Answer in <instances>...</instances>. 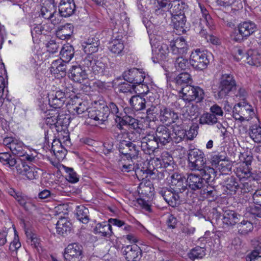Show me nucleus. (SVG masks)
Returning a JSON list of instances; mask_svg holds the SVG:
<instances>
[{
    "label": "nucleus",
    "instance_id": "57",
    "mask_svg": "<svg viewBox=\"0 0 261 261\" xmlns=\"http://www.w3.org/2000/svg\"><path fill=\"white\" fill-rule=\"evenodd\" d=\"M22 174L29 180H33L38 178V168L35 166H28L27 169Z\"/></svg>",
    "mask_w": 261,
    "mask_h": 261
},
{
    "label": "nucleus",
    "instance_id": "3",
    "mask_svg": "<svg viewBox=\"0 0 261 261\" xmlns=\"http://www.w3.org/2000/svg\"><path fill=\"white\" fill-rule=\"evenodd\" d=\"M189 166L192 171L202 169L205 166L206 159L203 152L197 148L190 149L188 153Z\"/></svg>",
    "mask_w": 261,
    "mask_h": 261
},
{
    "label": "nucleus",
    "instance_id": "43",
    "mask_svg": "<svg viewBox=\"0 0 261 261\" xmlns=\"http://www.w3.org/2000/svg\"><path fill=\"white\" fill-rule=\"evenodd\" d=\"M206 249L203 247L196 246L194 248L190 250L188 253V257L192 260L196 259H201L205 256Z\"/></svg>",
    "mask_w": 261,
    "mask_h": 261
},
{
    "label": "nucleus",
    "instance_id": "9",
    "mask_svg": "<svg viewBox=\"0 0 261 261\" xmlns=\"http://www.w3.org/2000/svg\"><path fill=\"white\" fill-rule=\"evenodd\" d=\"M142 150L146 154H152L160 147V143L153 133H148L141 141Z\"/></svg>",
    "mask_w": 261,
    "mask_h": 261
},
{
    "label": "nucleus",
    "instance_id": "62",
    "mask_svg": "<svg viewBox=\"0 0 261 261\" xmlns=\"http://www.w3.org/2000/svg\"><path fill=\"white\" fill-rule=\"evenodd\" d=\"M122 18H124V20L126 19V16L125 14L121 15L117 14L114 15L113 18H111V27H114L116 29L117 27L123 24L124 20H122Z\"/></svg>",
    "mask_w": 261,
    "mask_h": 261
},
{
    "label": "nucleus",
    "instance_id": "12",
    "mask_svg": "<svg viewBox=\"0 0 261 261\" xmlns=\"http://www.w3.org/2000/svg\"><path fill=\"white\" fill-rule=\"evenodd\" d=\"M122 77L125 81L133 85L143 82L148 77L145 76L144 72L136 68H131L123 72Z\"/></svg>",
    "mask_w": 261,
    "mask_h": 261
},
{
    "label": "nucleus",
    "instance_id": "30",
    "mask_svg": "<svg viewBox=\"0 0 261 261\" xmlns=\"http://www.w3.org/2000/svg\"><path fill=\"white\" fill-rule=\"evenodd\" d=\"M129 103L133 110L137 112L145 110L149 102H147L144 96L136 95L129 99Z\"/></svg>",
    "mask_w": 261,
    "mask_h": 261
},
{
    "label": "nucleus",
    "instance_id": "7",
    "mask_svg": "<svg viewBox=\"0 0 261 261\" xmlns=\"http://www.w3.org/2000/svg\"><path fill=\"white\" fill-rule=\"evenodd\" d=\"M159 194L163 197L165 201L173 207L178 206L181 201L182 193L175 191L171 188L163 187L159 191Z\"/></svg>",
    "mask_w": 261,
    "mask_h": 261
},
{
    "label": "nucleus",
    "instance_id": "10",
    "mask_svg": "<svg viewBox=\"0 0 261 261\" xmlns=\"http://www.w3.org/2000/svg\"><path fill=\"white\" fill-rule=\"evenodd\" d=\"M254 114L251 106L248 104L242 105L238 103L232 110V116L236 120L243 122L249 120L250 117Z\"/></svg>",
    "mask_w": 261,
    "mask_h": 261
},
{
    "label": "nucleus",
    "instance_id": "40",
    "mask_svg": "<svg viewBox=\"0 0 261 261\" xmlns=\"http://www.w3.org/2000/svg\"><path fill=\"white\" fill-rule=\"evenodd\" d=\"M187 5L183 2L178 0L174 1L171 3L170 9L172 16L185 15V9Z\"/></svg>",
    "mask_w": 261,
    "mask_h": 261
},
{
    "label": "nucleus",
    "instance_id": "42",
    "mask_svg": "<svg viewBox=\"0 0 261 261\" xmlns=\"http://www.w3.org/2000/svg\"><path fill=\"white\" fill-rule=\"evenodd\" d=\"M12 153L18 156H22L26 153V147L20 141L16 139L10 149Z\"/></svg>",
    "mask_w": 261,
    "mask_h": 261
},
{
    "label": "nucleus",
    "instance_id": "11",
    "mask_svg": "<svg viewBox=\"0 0 261 261\" xmlns=\"http://www.w3.org/2000/svg\"><path fill=\"white\" fill-rule=\"evenodd\" d=\"M70 88L73 89L72 87H66L64 92L62 90H58L55 94L49 95L48 102L50 107L54 109V110L61 108L66 101V97L68 91H70Z\"/></svg>",
    "mask_w": 261,
    "mask_h": 261
},
{
    "label": "nucleus",
    "instance_id": "59",
    "mask_svg": "<svg viewBox=\"0 0 261 261\" xmlns=\"http://www.w3.org/2000/svg\"><path fill=\"white\" fill-rule=\"evenodd\" d=\"M148 172L150 173V175L155 176L152 177V179L162 180L165 177L168 178V177L169 176V173L165 169H161V171H158L157 169H154L152 170H148Z\"/></svg>",
    "mask_w": 261,
    "mask_h": 261
},
{
    "label": "nucleus",
    "instance_id": "47",
    "mask_svg": "<svg viewBox=\"0 0 261 261\" xmlns=\"http://www.w3.org/2000/svg\"><path fill=\"white\" fill-rule=\"evenodd\" d=\"M218 120L219 118L214 116L210 112H205L200 116L199 123L203 125H214L218 122Z\"/></svg>",
    "mask_w": 261,
    "mask_h": 261
},
{
    "label": "nucleus",
    "instance_id": "20",
    "mask_svg": "<svg viewBox=\"0 0 261 261\" xmlns=\"http://www.w3.org/2000/svg\"><path fill=\"white\" fill-rule=\"evenodd\" d=\"M122 249L125 258L127 261H139L142 257V250L136 244L127 245Z\"/></svg>",
    "mask_w": 261,
    "mask_h": 261
},
{
    "label": "nucleus",
    "instance_id": "1",
    "mask_svg": "<svg viewBox=\"0 0 261 261\" xmlns=\"http://www.w3.org/2000/svg\"><path fill=\"white\" fill-rule=\"evenodd\" d=\"M237 88V82L234 76L231 74H222L219 79L217 93L216 95L218 99L226 98L233 93Z\"/></svg>",
    "mask_w": 261,
    "mask_h": 261
},
{
    "label": "nucleus",
    "instance_id": "33",
    "mask_svg": "<svg viewBox=\"0 0 261 261\" xmlns=\"http://www.w3.org/2000/svg\"><path fill=\"white\" fill-rule=\"evenodd\" d=\"M90 70L98 77L110 75L108 67L100 60H97L96 61L95 64Z\"/></svg>",
    "mask_w": 261,
    "mask_h": 261
},
{
    "label": "nucleus",
    "instance_id": "23",
    "mask_svg": "<svg viewBox=\"0 0 261 261\" xmlns=\"http://www.w3.org/2000/svg\"><path fill=\"white\" fill-rule=\"evenodd\" d=\"M171 24L173 28L176 30V33L179 35L186 33L189 29V24L187 22L185 15H176L172 16Z\"/></svg>",
    "mask_w": 261,
    "mask_h": 261
},
{
    "label": "nucleus",
    "instance_id": "45",
    "mask_svg": "<svg viewBox=\"0 0 261 261\" xmlns=\"http://www.w3.org/2000/svg\"><path fill=\"white\" fill-rule=\"evenodd\" d=\"M239 233L243 235L247 234L253 229V224L249 221L243 220L237 225Z\"/></svg>",
    "mask_w": 261,
    "mask_h": 261
},
{
    "label": "nucleus",
    "instance_id": "18",
    "mask_svg": "<svg viewBox=\"0 0 261 261\" xmlns=\"http://www.w3.org/2000/svg\"><path fill=\"white\" fill-rule=\"evenodd\" d=\"M161 145H166L172 141L170 129L165 125H159L153 133Z\"/></svg>",
    "mask_w": 261,
    "mask_h": 261
},
{
    "label": "nucleus",
    "instance_id": "55",
    "mask_svg": "<svg viewBox=\"0 0 261 261\" xmlns=\"http://www.w3.org/2000/svg\"><path fill=\"white\" fill-rule=\"evenodd\" d=\"M105 106L107 108L109 116L112 115L114 118H116L122 113L119 110L118 105L113 101L105 102Z\"/></svg>",
    "mask_w": 261,
    "mask_h": 261
},
{
    "label": "nucleus",
    "instance_id": "37",
    "mask_svg": "<svg viewBox=\"0 0 261 261\" xmlns=\"http://www.w3.org/2000/svg\"><path fill=\"white\" fill-rule=\"evenodd\" d=\"M67 63L59 59L54 60L51 65V71L54 73H61V76H65L67 73Z\"/></svg>",
    "mask_w": 261,
    "mask_h": 261
},
{
    "label": "nucleus",
    "instance_id": "50",
    "mask_svg": "<svg viewBox=\"0 0 261 261\" xmlns=\"http://www.w3.org/2000/svg\"><path fill=\"white\" fill-rule=\"evenodd\" d=\"M156 160L160 161L161 166L163 168L171 166L174 164L172 156L167 151L163 152L161 158H156Z\"/></svg>",
    "mask_w": 261,
    "mask_h": 261
},
{
    "label": "nucleus",
    "instance_id": "60",
    "mask_svg": "<svg viewBox=\"0 0 261 261\" xmlns=\"http://www.w3.org/2000/svg\"><path fill=\"white\" fill-rule=\"evenodd\" d=\"M204 90L199 86H195L191 101H196V102H200L204 99Z\"/></svg>",
    "mask_w": 261,
    "mask_h": 261
},
{
    "label": "nucleus",
    "instance_id": "51",
    "mask_svg": "<svg viewBox=\"0 0 261 261\" xmlns=\"http://www.w3.org/2000/svg\"><path fill=\"white\" fill-rule=\"evenodd\" d=\"M194 86H191L190 84L181 88L179 90V93L181 94L183 100L185 101L191 102V99L193 97V93L194 89Z\"/></svg>",
    "mask_w": 261,
    "mask_h": 261
},
{
    "label": "nucleus",
    "instance_id": "53",
    "mask_svg": "<svg viewBox=\"0 0 261 261\" xmlns=\"http://www.w3.org/2000/svg\"><path fill=\"white\" fill-rule=\"evenodd\" d=\"M134 85L130 84L128 82H121L118 83L116 87L119 93L133 94L134 91Z\"/></svg>",
    "mask_w": 261,
    "mask_h": 261
},
{
    "label": "nucleus",
    "instance_id": "35",
    "mask_svg": "<svg viewBox=\"0 0 261 261\" xmlns=\"http://www.w3.org/2000/svg\"><path fill=\"white\" fill-rule=\"evenodd\" d=\"M192 81V79L191 75L187 72L178 74L172 80L173 83L176 86H180L181 88L191 84Z\"/></svg>",
    "mask_w": 261,
    "mask_h": 261
},
{
    "label": "nucleus",
    "instance_id": "8",
    "mask_svg": "<svg viewBox=\"0 0 261 261\" xmlns=\"http://www.w3.org/2000/svg\"><path fill=\"white\" fill-rule=\"evenodd\" d=\"M151 44L152 48L153 62L158 63L166 60L169 52L168 45L162 41Z\"/></svg>",
    "mask_w": 261,
    "mask_h": 261
},
{
    "label": "nucleus",
    "instance_id": "31",
    "mask_svg": "<svg viewBox=\"0 0 261 261\" xmlns=\"http://www.w3.org/2000/svg\"><path fill=\"white\" fill-rule=\"evenodd\" d=\"M196 171H199V173L198 174L199 176H201V179L203 180L205 186L213 181L216 176V171L215 169L206 165H205L204 168H202V169H200Z\"/></svg>",
    "mask_w": 261,
    "mask_h": 261
},
{
    "label": "nucleus",
    "instance_id": "19",
    "mask_svg": "<svg viewBox=\"0 0 261 261\" xmlns=\"http://www.w3.org/2000/svg\"><path fill=\"white\" fill-rule=\"evenodd\" d=\"M186 182L187 183L188 191H196L205 187L201 176L198 173H187Z\"/></svg>",
    "mask_w": 261,
    "mask_h": 261
},
{
    "label": "nucleus",
    "instance_id": "26",
    "mask_svg": "<svg viewBox=\"0 0 261 261\" xmlns=\"http://www.w3.org/2000/svg\"><path fill=\"white\" fill-rule=\"evenodd\" d=\"M121 35H113L112 40L109 43V48L114 54L121 55L124 48V41Z\"/></svg>",
    "mask_w": 261,
    "mask_h": 261
},
{
    "label": "nucleus",
    "instance_id": "38",
    "mask_svg": "<svg viewBox=\"0 0 261 261\" xmlns=\"http://www.w3.org/2000/svg\"><path fill=\"white\" fill-rule=\"evenodd\" d=\"M60 59L65 62L68 63L74 55L73 47L69 44L64 45L60 50Z\"/></svg>",
    "mask_w": 261,
    "mask_h": 261
},
{
    "label": "nucleus",
    "instance_id": "36",
    "mask_svg": "<svg viewBox=\"0 0 261 261\" xmlns=\"http://www.w3.org/2000/svg\"><path fill=\"white\" fill-rule=\"evenodd\" d=\"M15 200L26 211H30L32 208H35L36 205L34 203L32 200L27 196L20 193L16 196Z\"/></svg>",
    "mask_w": 261,
    "mask_h": 261
},
{
    "label": "nucleus",
    "instance_id": "2",
    "mask_svg": "<svg viewBox=\"0 0 261 261\" xmlns=\"http://www.w3.org/2000/svg\"><path fill=\"white\" fill-rule=\"evenodd\" d=\"M257 29V25L251 20L242 22L234 30V40L241 42L255 32Z\"/></svg>",
    "mask_w": 261,
    "mask_h": 261
},
{
    "label": "nucleus",
    "instance_id": "41",
    "mask_svg": "<svg viewBox=\"0 0 261 261\" xmlns=\"http://www.w3.org/2000/svg\"><path fill=\"white\" fill-rule=\"evenodd\" d=\"M247 62L250 65L258 66L261 63V54L257 50H249L246 53Z\"/></svg>",
    "mask_w": 261,
    "mask_h": 261
},
{
    "label": "nucleus",
    "instance_id": "17",
    "mask_svg": "<svg viewBox=\"0 0 261 261\" xmlns=\"http://www.w3.org/2000/svg\"><path fill=\"white\" fill-rule=\"evenodd\" d=\"M171 182L170 187L175 191L183 193L187 190L186 178L183 174L175 172L170 176Z\"/></svg>",
    "mask_w": 261,
    "mask_h": 261
},
{
    "label": "nucleus",
    "instance_id": "49",
    "mask_svg": "<svg viewBox=\"0 0 261 261\" xmlns=\"http://www.w3.org/2000/svg\"><path fill=\"white\" fill-rule=\"evenodd\" d=\"M51 31V28L48 24H38L34 27L31 30L33 38L37 35H46Z\"/></svg>",
    "mask_w": 261,
    "mask_h": 261
},
{
    "label": "nucleus",
    "instance_id": "34",
    "mask_svg": "<svg viewBox=\"0 0 261 261\" xmlns=\"http://www.w3.org/2000/svg\"><path fill=\"white\" fill-rule=\"evenodd\" d=\"M94 233L102 237H110L113 233L112 226L107 222L98 223L94 228Z\"/></svg>",
    "mask_w": 261,
    "mask_h": 261
},
{
    "label": "nucleus",
    "instance_id": "13",
    "mask_svg": "<svg viewBox=\"0 0 261 261\" xmlns=\"http://www.w3.org/2000/svg\"><path fill=\"white\" fill-rule=\"evenodd\" d=\"M159 118L162 122H168L171 124L179 123V121L182 120L178 113L165 106L160 107Z\"/></svg>",
    "mask_w": 261,
    "mask_h": 261
},
{
    "label": "nucleus",
    "instance_id": "58",
    "mask_svg": "<svg viewBox=\"0 0 261 261\" xmlns=\"http://www.w3.org/2000/svg\"><path fill=\"white\" fill-rule=\"evenodd\" d=\"M189 62L188 59L184 58L182 56H178L174 61V66L177 70H186L189 67Z\"/></svg>",
    "mask_w": 261,
    "mask_h": 261
},
{
    "label": "nucleus",
    "instance_id": "39",
    "mask_svg": "<svg viewBox=\"0 0 261 261\" xmlns=\"http://www.w3.org/2000/svg\"><path fill=\"white\" fill-rule=\"evenodd\" d=\"M75 216L77 219L84 224H87L89 222V210L84 205L76 206Z\"/></svg>",
    "mask_w": 261,
    "mask_h": 261
},
{
    "label": "nucleus",
    "instance_id": "27",
    "mask_svg": "<svg viewBox=\"0 0 261 261\" xmlns=\"http://www.w3.org/2000/svg\"><path fill=\"white\" fill-rule=\"evenodd\" d=\"M173 134L172 142L178 143L181 142L186 137L187 130L185 128L183 121L172 125Z\"/></svg>",
    "mask_w": 261,
    "mask_h": 261
},
{
    "label": "nucleus",
    "instance_id": "29",
    "mask_svg": "<svg viewBox=\"0 0 261 261\" xmlns=\"http://www.w3.org/2000/svg\"><path fill=\"white\" fill-rule=\"evenodd\" d=\"M74 27L70 23L59 26L56 31L57 37L62 40H68L73 35Z\"/></svg>",
    "mask_w": 261,
    "mask_h": 261
},
{
    "label": "nucleus",
    "instance_id": "6",
    "mask_svg": "<svg viewBox=\"0 0 261 261\" xmlns=\"http://www.w3.org/2000/svg\"><path fill=\"white\" fill-rule=\"evenodd\" d=\"M118 149L121 154V159L130 161L138 157L139 147L132 142L122 140L119 143Z\"/></svg>",
    "mask_w": 261,
    "mask_h": 261
},
{
    "label": "nucleus",
    "instance_id": "16",
    "mask_svg": "<svg viewBox=\"0 0 261 261\" xmlns=\"http://www.w3.org/2000/svg\"><path fill=\"white\" fill-rule=\"evenodd\" d=\"M239 179L233 176H223L220 182L223 190V193L226 194H234L238 190Z\"/></svg>",
    "mask_w": 261,
    "mask_h": 261
},
{
    "label": "nucleus",
    "instance_id": "48",
    "mask_svg": "<svg viewBox=\"0 0 261 261\" xmlns=\"http://www.w3.org/2000/svg\"><path fill=\"white\" fill-rule=\"evenodd\" d=\"M73 115H76L79 117H83L88 116V109L86 102H80L77 106H73Z\"/></svg>",
    "mask_w": 261,
    "mask_h": 261
},
{
    "label": "nucleus",
    "instance_id": "4",
    "mask_svg": "<svg viewBox=\"0 0 261 261\" xmlns=\"http://www.w3.org/2000/svg\"><path fill=\"white\" fill-rule=\"evenodd\" d=\"M210 63L206 51L197 48L193 50L190 56L189 63L195 70H203L206 69Z\"/></svg>",
    "mask_w": 261,
    "mask_h": 261
},
{
    "label": "nucleus",
    "instance_id": "63",
    "mask_svg": "<svg viewBox=\"0 0 261 261\" xmlns=\"http://www.w3.org/2000/svg\"><path fill=\"white\" fill-rule=\"evenodd\" d=\"M220 172L222 173V178L223 176H227L226 174L231 171L232 165L231 164L228 162V161H226V160L221 163L220 165L217 167Z\"/></svg>",
    "mask_w": 261,
    "mask_h": 261
},
{
    "label": "nucleus",
    "instance_id": "21",
    "mask_svg": "<svg viewBox=\"0 0 261 261\" xmlns=\"http://www.w3.org/2000/svg\"><path fill=\"white\" fill-rule=\"evenodd\" d=\"M59 13L63 17H68L73 15L76 11V6L74 0H62L58 5Z\"/></svg>",
    "mask_w": 261,
    "mask_h": 261
},
{
    "label": "nucleus",
    "instance_id": "15",
    "mask_svg": "<svg viewBox=\"0 0 261 261\" xmlns=\"http://www.w3.org/2000/svg\"><path fill=\"white\" fill-rule=\"evenodd\" d=\"M48 116L45 120L47 125H49L50 127L54 126L57 128L56 130L59 131V126H65L68 122L66 120L65 122V117L64 115H60L58 110H49Z\"/></svg>",
    "mask_w": 261,
    "mask_h": 261
},
{
    "label": "nucleus",
    "instance_id": "28",
    "mask_svg": "<svg viewBox=\"0 0 261 261\" xmlns=\"http://www.w3.org/2000/svg\"><path fill=\"white\" fill-rule=\"evenodd\" d=\"M241 216L234 211L227 210L224 212L222 222L227 226H233L240 221Z\"/></svg>",
    "mask_w": 261,
    "mask_h": 261
},
{
    "label": "nucleus",
    "instance_id": "14",
    "mask_svg": "<svg viewBox=\"0 0 261 261\" xmlns=\"http://www.w3.org/2000/svg\"><path fill=\"white\" fill-rule=\"evenodd\" d=\"M82 246L78 243L69 244L65 249V261H80L82 254Z\"/></svg>",
    "mask_w": 261,
    "mask_h": 261
},
{
    "label": "nucleus",
    "instance_id": "46",
    "mask_svg": "<svg viewBox=\"0 0 261 261\" xmlns=\"http://www.w3.org/2000/svg\"><path fill=\"white\" fill-rule=\"evenodd\" d=\"M250 138L256 143H261V127L259 124L252 125L249 129Z\"/></svg>",
    "mask_w": 261,
    "mask_h": 261
},
{
    "label": "nucleus",
    "instance_id": "22",
    "mask_svg": "<svg viewBox=\"0 0 261 261\" xmlns=\"http://www.w3.org/2000/svg\"><path fill=\"white\" fill-rule=\"evenodd\" d=\"M170 46L173 55L183 56L187 52V44L185 39L182 37L170 41Z\"/></svg>",
    "mask_w": 261,
    "mask_h": 261
},
{
    "label": "nucleus",
    "instance_id": "52",
    "mask_svg": "<svg viewBox=\"0 0 261 261\" xmlns=\"http://www.w3.org/2000/svg\"><path fill=\"white\" fill-rule=\"evenodd\" d=\"M226 154L224 152H214L211 156V163L212 166L218 167L220 163L224 162L226 159Z\"/></svg>",
    "mask_w": 261,
    "mask_h": 261
},
{
    "label": "nucleus",
    "instance_id": "25",
    "mask_svg": "<svg viewBox=\"0 0 261 261\" xmlns=\"http://www.w3.org/2000/svg\"><path fill=\"white\" fill-rule=\"evenodd\" d=\"M69 77L75 82L81 83L88 78L86 70L81 65H72L69 69Z\"/></svg>",
    "mask_w": 261,
    "mask_h": 261
},
{
    "label": "nucleus",
    "instance_id": "44",
    "mask_svg": "<svg viewBox=\"0 0 261 261\" xmlns=\"http://www.w3.org/2000/svg\"><path fill=\"white\" fill-rule=\"evenodd\" d=\"M16 159L8 152L0 153V162L4 165L7 166L10 168L14 167L17 163Z\"/></svg>",
    "mask_w": 261,
    "mask_h": 261
},
{
    "label": "nucleus",
    "instance_id": "64",
    "mask_svg": "<svg viewBox=\"0 0 261 261\" xmlns=\"http://www.w3.org/2000/svg\"><path fill=\"white\" fill-rule=\"evenodd\" d=\"M247 213L252 217L261 218V206H253L247 208Z\"/></svg>",
    "mask_w": 261,
    "mask_h": 261
},
{
    "label": "nucleus",
    "instance_id": "5",
    "mask_svg": "<svg viewBox=\"0 0 261 261\" xmlns=\"http://www.w3.org/2000/svg\"><path fill=\"white\" fill-rule=\"evenodd\" d=\"M94 107L89 108L88 116L89 118L97 122L98 124H103L109 117L107 108L105 106V101L99 100L95 102Z\"/></svg>",
    "mask_w": 261,
    "mask_h": 261
},
{
    "label": "nucleus",
    "instance_id": "24",
    "mask_svg": "<svg viewBox=\"0 0 261 261\" xmlns=\"http://www.w3.org/2000/svg\"><path fill=\"white\" fill-rule=\"evenodd\" d=\"M100 45L98 37L91 36L82 44V49L87 55H92L98 51Z\"/></svg>",
    "mask_w": 261,
    "mask_h": 261
},
{
    "label": "nucleus",
    "instance_id": "61",
    "mask_svg": "<svg viewBox=\"0 0 261 261\" xmlns=\"http://www.w3.org/2000/svg\"><path fill=\"white\" fill-rule=\"evenodd\" d=\"M64 169L67 173L66 178L68 181L71 183L79 181V177L73 168L64 166Z\"/></svg>",
    "mask_w": 261,
    "mask_h": 261
},
{
    "label": "nucleus",
    "instance_id": "54",
    "mask_svg": "<svg viewBox=\"0 0 261 261\" xmlns=\"http://www.w3.org/2000/svg\"><path fill=\"white\" fill-rule=\"evenodd\" d=\"M145 110L146 119L150 121H154L157 119L156 115L158 114V110L156 106L149 103Z\"/></svg>",
    "mask_w": 261,
    "mask_h": 261
},
{
    "label": "nucleus",
    "instance_id": "32",
    "mask_svg": "<svg viewBox=\"0 0 261 261\" xmlns=\"http://www.w3.org/2000/svg\"><path fill=\"white\" fill-rule=\"evenodd\" d=\"M72 224L67 218H61L56 224L57 232L62 236L67 235L71 230Z\"/></svg>",
    "mask_w": 261,
    "mask_h": 261
},
{
    "label": "nucleus",
    "instance_id": "56",
    "mask_svg": "<svg viewBox=\"0 0 261 261\" xmlns=\"http://www.w3.org/2000/svg\"><path fill=\"white\" fill-rule=\"evenodd\" d=\"M147 80L140 84H135L134 86V92L137 93V95H140L144 96L149 92V88L147 85Z\"/></svg>",
    "mask_w": 261,
    "mask_h": 261
}]
</instances>
